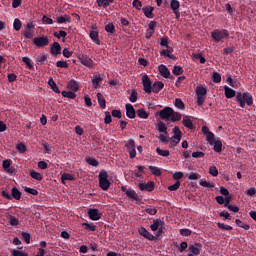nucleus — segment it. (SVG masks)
I'll return each instance as SVG.
<instances>
[{"instance_id":"f257e3e1","label":"nucleus","mask_w":256,"mask_h":256,"mask_svg":"<svg viewBox=\"0 0 256 256\" xmlns=\"http://www.w3.org/2000/svg\"><path fill=\"white\" fill-rule=\"evenodd\" d=\"M159 116L161 119H170L171 121H180L182 119V114L175 111L172 107H164V109H161Z\"/></svg>"},{"instance_id":"f03ea898","label":"nucleus","mask_w":256,"mask_h":256,"mask_svg":"<svg viewBox=\"0 0 256 256\" xmlns=\"http://www.w3.org/2000/svg\"><path fill=\"white\" fill-rule=\"evenodd\" d=\"M236 101L242 108L246 107V104L252 106L254 103L253 95L249 93V91H246L245 93L238 91L236 93Z\"/></svg>"},{"instance_id":"7ed1b4c3","label":"nucleus","mask_w":256,"mask_h":256,"mask_svg":"<svg viewBox=\"0 0 256 256\" xmlns=\"http://www.w3.org/2000/svg\"><path fill=\"white\" fill-rule=\"evenodd\" d=\"M211 37L216 43L223 42L225 39H229V31L227 29H215L211 32Z\"/></svg>"},{"instance_id":"20e7f679","label":"nucleus","mask_w":256,"mask_h":256,"mask_svg":"<svg viewBox=\"0 0 256 256\" xmlns=\"http://www.w3.org/2000/svg\"><path fill=\"white\" fill-rule=\"evenodd\" d=\"M108 177L107 171L102 169L99 173V185L104 191H107L111 185V181H109Z\"/></svg>"},{"instance_id":"39448f33","label":"nucleus","mask_w":256,"mask_h":256,"mask_svg":"<svg viewBox=\"0 0 256 256\" xmlns=\"http://www.w3.org/2000/svg\"><path fill=\"white\" fill-rule=\"evenodd\" d=\"M2 195L3 197H6V199H13V197L14 199H21L22 193L18 187H12L11 193L6 189H3Z\"/></svg>"},{"instance_id":"423d86ee","label":"nucleus","mask_w":256,"mask_h":256,"mask_svg":"<svg viewBox=\"0 0 256 256\" xmlns=\"http://www.w3.org/2000/svg\"><path fill=\"white\" fill-rule=\"evenodd\" d=\"M142 85H143V90L145 91V93H152L153 85H152V81H151L149 75H143Z\"/></svg>"},{"instance_id":"0eeeda50","label":"nucleus","mask_w":256,"mask_h":256,"mask_svg":"<svg viewBox=\"0 0 256 256\" xmlns=\"http://www.w3.org/2000/svg\"><path fill=\"white\" fill-rule=\"evenodd\" d=\"M202 133H204V135L206 136L208 143H210V145H214L215 133H213V131H210V129L207 125H203Z\"/></svg>"},{"instance_id":"6e6552de","label":"nucleus","mask_w":256,"mask_h":256,"mask_svg":"<svg viewBox=\"0 0 256 256\" xmlns=\"http://www.w3.org/2000/svg\"><path fill=\"white\" fill-rule=\"evenodd\" d=\"M33 43L36 47H47L49 45V37L47 35L44 37H34Z\"/></svg>"},{"instance_id":"1a4fd4ad","label":"nucleus","mask_w":256,"mask_h":256,"mask_svg":"<svg viewBox=\"0 0 256 256\" xmlns=\"http://www.w3.org/2000/svg\"><path fill=\"white\" fill-rule=\"evenodd\" d=\"M180 7H181L180 1H178V0H171L170 8L172 9L174 15L176 16V19H179L181 17Z\"/></svg>"},{"instance_id":"9d476101","label":"nucleus","mask_w":256,"mask_h":256,"mask_svg":"<svg viewBox=\"0 0 256 256\" xmlns=\"http://www.w3.org/2000/svg\"><path fill=\"white\" fill-rule=\"evenodd\" d=\"M126 148L128 149V153L130 154V158L134 159L137 155L136 145L134 139H129L128 143H126Z\"/></svg>"},{"instance_id":"9b49d317","label":"nucleus","mask_w":256,"mask_h":256,"mask_svg":"<svg viewBox=\"0 0 256 256\" xmlns=\"http://www.w3.org/2000/svg\"><path fill=\"white\" fill-rule=\"evenodd\" d=\"M90 38L96 45H101V41L99 39V31L98 27L96 25H93L91 31H90Z\"/></svg>"},{"instance_id":"f8f14e48","label":"nucleus","mask_w":256,"mask_h":256,"mask_svg":"<svg viewBox=\"0 0 256 256\" xmlns=\"http://www.w3.org/2000/svg\"><path fill=\"white\" fill-rule=\"evenodd\" d=\"M102 215V212H100L98 208H90V210H88V216L93 221H98V219H101Z\"/></svg>"},{"instance_id":"ddd939ff","label":"nucleus","mask_w":256,"mask_h":256,"mask_svg":"<svg viewBox=\"0 0 256 256\" xmlns=\"http://www.w3.org/2000/svg\"><path fill=\"white\" fill-rule=\"evenodd\" d=\"M80 62L82 65H85V67H88L89 69H92L94 67V61L89 57V55H81L79 57Z\"/></svg>"},{"instance_id":"4468645a","label":"nucleus","mask_w":256,"mask_h":256,"mask_svg":"<svg viewBox=\"0 0 256 256\" xmlns=\"http://www.w3.org/2000/svg\"><path fill=\"white\" fill-rule=\"evenodd\" d=\"M139 235H142V237H146V240H149L153 242L155 240L154 234H151L147 228H144V226H141V228L138 229Z\"/></svg>"},{"instance_id":"2eb2a0df","label":"nucleus","mask_w":256,"mask_h":256,"mask_svg":"<svg viewBox=\"0 0 256 256\" xmlns=\"http://www.w3.org/2000/svg\"><path fill=\"white\" fill-rule=\"evenodd\" d=\"M126 116L130 119H135L136 117V109L132 103H126Z\"/></svg>"},{"instance_id":"dca6fc26","label":"nucleus","mask_w":256,"mask_h":256,"mask_svg":"<svg viewBox=\"0 0 256 256\" xmlns=\"http://www.w3.org/2000/svg\"><path fill=\"white\" fill-rule=\"evenodd\" d=\"M203 246L202 244H191L188 248L189 252H192V254L194 256H199V254H201V250H202Z\"/></svg>"},{"instance_id":"f3484780","label":"nucleus","mask_w":256,"mask_h":256,"mask_svg":"<svg viewBox=\"0 0 256 256\" xmlns=\"http://www.w3.org/2000/svg\"><path fill=\"white\" fill-rule=\"evenodd\" d=\"M139 189H141V191H153L155 189V182L148 181L147 183H139Z\"/></svg>"},{"instance_id":"a211bd4d","label":"nucleus","mask_w":256,"mask_h":256,"mask_svg":"<svg viewBox=\"0 0 256 256\" xmlns=\"http://www.w3.org/2000/svg\"><path fill=\"white\" fill-rule=\"evenodd\" d=\"M158 70H159L160 75H162V77H165L166 79H168L171 75V71L167 67V65H164V64L159 65Z\"/></svg>"},{"instance_id":"6ab92c4d","label":"nucleus","mask_w":256,"mask_h":256,"mask_svg":"<svg viewBox=\"0 0 256 256\" xmlns=\"http://www.w3.org/2000/svg\"><path fill=\"white\" fill-rule=\"evenodd\" d=\"M61 49H62V47H61V45H60V43H58L57 41H55L54 43H53V45H51V49H50V53L52 54V55H60L61 54Z\"/></svg>"},{"instance_id":"aec40b11","label":"nucleus","mask_w":256,"mask_h":256,"mask_svg":"<svg viewBox=\"0 0 256 256\" xmlns=\"http://www.w3.org/2000/svg\"><path fill=\"white\" fill-rule=\"evenodd\" d=\"M165 85L163 81H154L152 85V91L153 93H160L162 89H164Z\"/></svg>"},{"instance_id":"412c9836","label":"nucleus","mask_w":256,"mask_h":256,"mask_svg":"<svg viewBox=\"0 0 256 256\" xmlns=\"http://www.w3.org/2000/svg\"><path fill=\"white\" fill-rule=\"evenodd\" d=\"M68 89H71L73 93H75L79 90V83L78 81H75V79H71L67 84Z\"/></svg>"},{"instance_id":"4be33fe9","label":"nucleus","mask_w":256,"mask_h":256,"mask_svg":"<svg viewBox=\"0 0 256 256\" xmlns=\"http://www.w3.org/2000/svg\"><path fill=\"white\" fill-rule=\"evenodd\" d=\"M225 96L227 99H232V97L236 96L235 89H232V87H228V85L224 86Z\"/></svg>"},{"instance_id":"5701e85b","label":"nucleus","mask_w":256,"mask_h":256,"mask_svg":"<svg viewBox=\"0 0 256 256\" xmlns=\"http://www.w3.org/2000/svg\"><path fill=\"white\" fill-rule=\"evenodd\" d=\"M153 11H154V7H152V6L143 7V13H144L145 17H147L148 19L154 18Z\"/></svg>"},{"instance_id":"b1692460","label":"nucleus","mask_w":256,"mask_h":256,"mask_svg":"<svg viewBox=\"0 0 256 256\" xmlns=\"http://www.w3.org/2000/svg\"><path fill=\"white\" fill-rule=\"evenodd\" d=\"M126 195L128 197H130V199H135V201H141L137 191H135V189H128V191H126Z\"/></svg>"},{"instance_id":"393cba45","label":"nucleus","mask_w":256,"mask_h":256,"mask_svg":"<svg viewBox=\"0 0 256 256\" xmlns=\"http://www.w3.org/2000/svg\"><path fill=\"white\" fill-rule=\"evenodd\" d=\"M173 133H174V138L177 141V143H180L181 139H182V131L180 129V127L176 126L173 128Z\"/></svg>"},{"instance_id":"a878e982","label":"nucleus","mask_w":256,"mask_h":256,"mask_svg":"<svg viewBox=\"0 0 256 256\" xmlns=\"http://www.w3.org/2000/svg\"><path fill=\"white\" fill-rule=\"evenodd\" d=\"M182 123L185 127H187L188 129H195V125L193 123V120L190 119L189 117H183L182 119Z\"/></svg>"},{"instance_id":"bb28decb","label":"nucleus","mask_w":256,"mask_h":256,"mask_svg":"<svg viewBox=\"0 0 256 256\" xmlns=\"http://www.w3.org/2000/svg\"><path fill=\"white\" fill-rule=\"evenodd\" d=\"M213 149L217 153H221V151L223 150V143H222L221 139H215L214 138V147H213Z\"/></svg>"},{"instance_id":"cd10ccee","label":"nucleus","mask_w":256,"mask_h":256,"mask_svg":"<svg viewBox=\"0 0 256 256\" xmlns=\"http://www.w3.org/2000/svg\"><path fill=\"white\" fill-rule=\"evenodd\" d=\"M48 85H50L51 89L55 92V93H60V89L57 85V83L54 81L53 77H50L48 80Z\"/></svg>"},{"instance_id":"c85d7f7f","label":"nucleus","mask_w":256,"mask_h":256,"mask_svg":"<svg viewBox=\"0 0 256 256\" xmlns=\"http://www.w3.org/2000/svg\"><path fill=\"white\" fill-rule=\"evenodd\" d=\"M196 95H201L202 97H204V100H205L207 96L206 87H203V86L196 87Z\"/></svg>"},{"instance_id":"c756f323","label":"nucleus","mask_w":256,"mask_h":256,"mask_svg":"<svg viewBox=\"0 0 256 256\" xmlns=\"http://www.w3.org/2000/svg\"><path fill=\"white\" fill-rule=\"evenodd\" d=\"M111 3H114V0H97L98 7H104V9H107Z\"/></svg>"},{"instance_id":"7c9ffc66","label":"nucleus","mask_w":256,"mask_h":256,"mask_svg":"<svg viewBox=\"0 0 256 256\" xmlns=\"http://www.w3.org/2000/svg\"><path fill=\"white\" fill-rule=\"evenodd\" d=\"M97 100H98L100 107H102V109H105L106 108V99H105V97H103L102 93H97Z\"/></svg>"},{"instance_id":"2f4dec72","label":"nucleus","mask_w":256,"mask_h":256,"mask_svg":"<svg viewBox=\"0 0 256 256\" xmlns=\"http://www.w3.org/2000/svg\"><path fill=\"white\" fill-rule=\"evenodd\" d=\"M72 17L70 15H63L61 17H57V23H71Z\"/></svg>"},{"instance_id":"473e14b6","label":"nucleus","mask_w":256,"mask_h":256,"mask_svg":"<svg viewBox=\"0 0 256 256\" xmlns=\"http://www.w3.org/2000/svg\"><path fill=\"white\" fill-rule=\"evenodd\" d=\"M30 176L33 178V179H37V181H41L43 179V175L42 173H39V171H35V169H32L30 171Z\"/></svg>"},{"instance_id":"72a5a7b5","label":"nucleus","mask_w":256,"mask_h":256,"mask_svg":"<svg viewBox=\"0 0 256 256\" xmlns=\"http://www.w3.org/2000/svg\"><path fill=\"white\" fill-rule=\"evenodd\" d=\"M74 179H75V177L71 173H62V175H61L62 183H66L67 180L73 181Z\"/></svg>"},{"instance_id":"f704fd0d","label":"nucleus","mask_w":256,"mask_h":256,"mask_svg":"<svg viewBox=\"0 0 256 256\" xmlns=\"http://www.w3.org/2000/svg\"><path fill=\"white\" fill-rule=\"evenodd\" d=\"M149 169L153 175H157V176L162 175V171L160 167H157L156 165H149Z\"/></svg>"},{"instance_id":"c9c22d12","label":"nucleus","mask_w":256,"mask_h":256,"mask_svg":"<svg viewBox=\"0 0 256 256\" xmlns=\"http://www.w3.org/2000/svg\"><path fill=\"white\" fill-rule=\"evenodd\" d=\"M167 129H168V127H167L166 123H164L163 121H159L158 131L160 132V134L168 133Z\"/></svg>"},{"instance_id":"e433bc0d","label":"nucleus","mask_w":256,"mask_h":256,"mask_svg":"<svg viewBox=\"0 0 256 256\" xmlns=\"http://www.w3.org/2000/svg\"><path fill=\"white\" fill-rule=\"evenodd\" d=\"M137 116L140 117L141 119H148L149 113L145 111V109H137L136 111Z\"/></svg>"},{"instance_id":"4c0bfd02","label":"nucleus","mask_w":256,"mask_h":256,"mask_svg":"<svg viewBox=\"0 0 256 256\" xmlns=\"http://www.w3.org/2000/svg\"><path fill=\"white\" fill-rule=\"evenodd\" d=\"M160 223H161V218H156V220H153V224H151L150 226L152 231H159Z\"/></svg>"},{"instance_id":"58836bf2","label":"nucleus","mask_w":256,"mask_h":256,"mask_svg":"<svg viewBox=\"0 0 256 256\" xmlns=\"http://www.w3.org/2000/svg\"><path fill=\"white\" fill-rule=\"evenodd\" d=\"M46 62H47V55H38V57H36L37 65H45Z\"/></svg>"},{"instance_id":"ea45409f","label":"nucleus","mask_w":256,"mask_h":256,"mask_svg":"<svg viewBox=\"0 0 256 256\" xmlns=\"http://www.w3.org/2000/svg\"><path fill=\"white\" fill-rule=\"evenodd\" d=\"M101 81H103V77H101V76L94 77L92 79L93 87H95V89H99V87H101V85H100Z\"/></svg>"},{"instance_id":"a19ab883","label":"nucleus","mask_w":256,"mask_h":256,"mask_svg":"<svg viewBox=\"0 0 256 256\" xmlns=\"http://www.w3.org/2000/svg\"><path fill=\"white\" fill-rule=\"evenodd\" d=\"M156 152L158 155H162L163 157H169L170 155L169 149H161V147H157Z\"/></svg>"},{"instance_id":"79ce46f5","label":"nucleus","mask_w":256,"mask_h":256,"mask_svg":"<svg viewBox=\"0 0 256 256\" xmlns=\"http://www.w3.org/2000/svg\"><path fill=\"white\" fill-rule=\"evenodd\" d=\"M21 250H23V246L20 245L18 250H13L12 256H29V254L22 252Z\"/></svg>"},{"instance_id":"37998d69","label":"nucleus","mask_w":256,"mask_h":256,"mask_svg":"<svg viewBox=\"0 0 256 256\" xmlns=\"http://www.w3.org/2000/svg\"><path fill=\"white\" fill-rule=\"evenodd\" d=\"M86 161L89 165H93V167H98L99 165V161L95 157H86Z\"/></svg>"},{"instance_id":"c03bdc74","label":"nucleus","mask_w":256,"mask_h":256,"mask_svg":"<svg viewBox=\"0 0 256 256\" xmlns=\"http://www.w3.org/2000/svg\"><path fill=\"white\" fill-rule=\"evenodd\" d=\"M12 165V159H4L2 162V167L9 173V167Z\"/></svg>"},{"instance_id":"a18cd8bd","label":"nucleus","mask_w":256,"mask_h":256,"mask_svg":"<svg viewBox=\"0 0 256 256\" xmlns=\"http://www.w3.org/2000/svg\"><path fill=\"white\" fill-rule=\"evenodd\" d=\"M175 107H177L178 109H185V103L182 99H180V97H177L175 99Z\"/></svg>"},{"instance_id":"49530a36","label":"nucleus","mask_w":256,"mask_h":256,"mask_svg":"<svg viewBox=\"0 0 256 256\" xmlns=\"http://www.w3.org/2000/svg\"><path fill=\"white\" fill-rule=\"evenodd\" d=\"M62 96L68 97L69 99H75L76 93H73L72 90L70 89V91H62Z\"/></svg>"},{"instance_id":"de8ad7c7","label":"nucleus","mask_w":256,"mask_h":256,"mask_svg":"<svg viewBox=\"0 0 256 256\" xmlns=\"http://www.w3.org/2000/svg\"><path fill=\"white\" fill-rule=\"evenodd\" d=\"M16 149H17L20 153H25V151H27V145H25V143H23V142L17 143Z\"/></svg>"},{"instance_id":"09e8293b","label":"nucleus","mask_w":256,"mask_h":256,"mask_svg":"<svg viewBox=\"0 0 256 256\" xmlns=\"http://www.w3.org/2000/svg\"><path fill=\"white\" fill-rule=\"evenodd\" d=\"M212 79L214 83H220L222 81L221 74L218 73L217 71H214V73L212 74Z\"/></svg>"},{"instance_id":"8fccbe9b","label":"nucleus","mask_w":256,"mask_h":256,"mask_svg":"<svg viewBox=\"0 0 256 256\" xmlns=\"http://www.w3.org/2000/svg\"><path fill=\"white\" fill-rule=\"evenodd\" d=\"M129 99L132 103H136V101L138 100V93H137L136 89L132 90V93H130Z\"/></svg>"},{"instance_id":"3c124183","label":"nucleus","mask_w":256,"mask_h":256,"mask_svg":"<svg viewBox=\"0 0 256 256\" xmlns=\"http://www.w3.org/2000/svg\"><path fill=\"white\" fill-rule=\"evenodd\" d=\"M184 72L183 67H181L180 65H175L173 68V74L174 75H182Z\"/></svg>"},{"instance_id":"603ef678","label":"nucleus","mask_w":256,"mask_h":256,"mask_svg":"<svg viewBox=\"0 0 256 256\" xmlns=\"http://www.w3.org/2000/svg\"><path fill=\"white\" fill-rule=\"evenodd\" d=\"M227 81L231 87H238V85H240L239 81H237V79H232L231 75H229Z\"/></svg>"},{"instance_id":"864d4df0","label":"nucleus","mask_w":256,"mask_h":256,"mask_svg":"<svg viewBox=\"0 0 256 256\" xmlns=\"http://www.w3.org/2000/svg\"><path fill=\"white\" fill-rule=\"evenodd\" d=\"M21 235L26 244H31V234H29V232H22Z\"/></svg>"},{"instance_id":"5fc2aeb1","label":"nucleus","mask_w":256,"mask_h":256,"mask_svg":"<svg viewBox=\"0 0 256 256\" xmlns=\"http://www.w3.org/2000/svg\"><path fill=\"white\" fill-rule=\"evenodd\" d=\"M22 61L29 69H33L34 65L29 57H22Z\"/></svg>"},{"instance_id":"6e6d98bb","label":"nucleus","mask_w":256,"mask_h":256,"mask_svg":"<svg viewBox=\"0 0 256 256\" xmlns=\"http://www.w3.org/2000/svg\"><path fill=\"white\" fill-rule=\"evenodd\" d=\"M180 186H181V181H176L172 185H169L168 189L169 191H177V189H179Z\"/></svg>"},{"instance_id":"4d7b16f0","label":"nucleus","mask_w":256,"mask_h":256,"mask_svg":"<svg viewBox=\"0 0 256 256\" xmlns=\"http://www.w3.org/2000/svg\"><path fill=\"white\" fill-rule=\"evenodd\" d=\"M13 27H14L15 31L21 30L22 22L20 21V19H14Z\"/></svg>"},{"instance_id":"13d9d810","label":"nucleus","mask_w":256,"mask_h":256,"mask_svg":"<svg viewBox=\"0 0 256 256\" xmlns=\"http://www.w3.org/2000/svg\"><path fill=\"white\" fill-rule=\"evenodd\" d=\"M105 30L107 33H115V25L113 23H108V25L105 26Z\"/></svg>"},{"instance_id":"bf43d9fd","label":"nucleus","mask_w":256,"mask_h":256,"mask_svg":"<svg viewBox=\"0 0 256 256\" xmlns=\"http://www.w3.org/2000/svg\"><path fill=\"white\" fill-rule=\"evenodd\" d=\"M200 185H203V187H215V183L204 179L200 180Z\"/></svg>"},{"instance_id":"052dcab7","label":"nucleus","mask_w":256,"mask_h":256,"mask_svg":"<svg viewBox=\"0 0 256 256\" xmlns=\"http://www.w3.org/2000/svg\"><path fill=\"white\" fill-rule=\"evenodd\" d=\"M24 190L27 192V193H31L32 195H38L39 191L38 189H35L34 187H24Z\"/></svg>"},{"instance_id":"680f3d73","label":"nucleus","mask_w":256,"mask_h":256,"mask_svg":"<svg viewBox=\"0 0 256 256\" xmlns=\"http://www.w3.org/2000/svg\"><path fill=\"white\" fill-rule=\"evenodd\" d=\"M209 173H210L211 175H213L214 177H216V176L218 175L219 171H218L216 165H211V166L209 167Z\"/></svg>"},{"instance_id":"e2e57ef3","label":"nucleus","mask_w":256,"mask_h":256,"mask_svg":"<svg viewBox=\"0 0 256 256\" xmlns=\"http://www.w3.org/2000/svg\"><path fill=\"white\" fill-rule=\"evenodd\" d=\"M56 66L62 69H68L69 63H67V61H57Z\"/></svg>"},{"instance_id":"0e129e2a","label":"nucleus","mask_w":256,"mask_h":256,"mask_svg":"<svg viewBox=\"0 0 256 256\" xmlns=\"http://www.w3.org/2000/svg\"><path fill=\"white\" fill-rule=\"evenodd\" d=\"M111 121H112V115H111L110 111H106L105 117H104V123H106V125H108L109 123H111Z\"/></svg>"},{"instance_id":"69168bd1","label":"nucleus","mask_w":256,"mask_h":256,"mask_svg":"<svg viewBox=\"0 0 256 256\" xmlns=\"http://www.w3.org/2000/svg\"><path fill=\"white\" fill-rule=\"evenodd\" d=\"M217 226L219 227V229H227V231H231L232 226H228V224H223V222H218Z\"/></svg>"},{"instance_id":"338daca9","label":"nucleus","mask_w":256,"mask_h":256,"mask_svg":"<svg viewBox=\"0 0 256 256\" xmlns=\"http://www.w3.org/2000/svg\"><path fill=\"white\" fill-rule=\"evenodd\" d=\"M238 227H243V229H250L249 224H245V222H242V220H235Z\"/></svg>"},{"instance_id":"774afa93","label":"nucleus","mask_w":256,"mask_h":256,"mask_svg":"<svg viewBox=\"0 0 256 256\" xmlns=\"http://www.w3.org/2000/svg\"><path fill=\"white\" fill-rule=\"evenodd\" d=\"M9 223L10 225H19V220L16 218V216H10Z\"/></svg>"}]
</instances>
